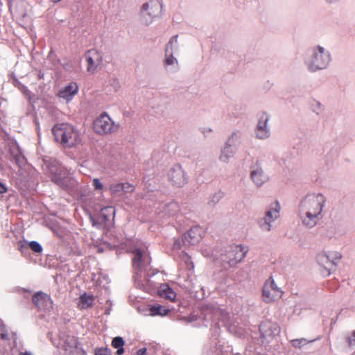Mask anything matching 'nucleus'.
<instances>
[{"label":"nucleus","instance_id":"obj_1","mask_svg":"<svg viewBox=\"0 0 355 355\" xmlns=\"http://www.w3.org/2000/svg\"><path fill=\"white\" fill-rule=\"evenodd\" d=\"M327 197L320 192L309 193L298 204V217L301 225L311 229L317 225L324 215Z\"/></svg>","mask_w":355,"mask_h":355},{"label":"nucleus","instance_id":"obj_2","mask_svg":"<svg viewBox=\"0 0 355 355\" xmlns=\"http://www.w3.org/2000/svg\"><path fill=\"white\" fill-rule=\"evenodd\" d=\"M331 60L329 49L321 45H315L310 49L305 64L309 70L315 72L327 69Z\"/></svg>","mask_w":355,"mask_h":355},{"label":"nucleus","instance_id":"obj_3","mask_svg":"<svg viewBox=\"0 0 355 355\" xmlns=\"http://www.w3.org/2000/svg\"><path fill=\"white\" fill-rule=\"evenodd\" d=\"M52 180L59 187L70 189L76 185V180L69 174L66 168L56 161H52L48 165Z\"/></svg>","mask_w":355,"mask_h":355},{"label":"nucleus","instance_id":"obj_4","mask_svg":"<svg viewBox=\"0 0 355 355\" xmlns=\"http://www.w3.org/2000/svg\"><path fill=\"white\" fill-rule=\"evenodd\" d=\"M163 6L162 0H149L144 3L139 15L140 22L146 26L150 25L162 16Z\"/></svg>","mask_w":355,"mask_h":355},{"label":"nucleus","instance_id":"obj_5","mask_svg":"<svg viewBox=\"0 0 355 355\" xmlns=\"http://www.w3.org/2000/svg\"><path fill=\"white\" fill-rule=\"evenodd\" d=\"M281 206L278 202L271 203L266 208L264 214L257 220L259 228L264 232H270L280 218Z\"/></svg>","mask_w":355,"mask_h":355},{"label":"nucleus","instance_id":"obj_6","mask_svg":"<svg viewBox=\"0 0 355 355\" xmlns=\"http://www.w3.org/2000/svg\"><path fill=\"white\" fill-rule=\"evenodd\" d=\"M55 140L67 146L75 145L78 140V133L68 123L57 124L53 128Z\"/></svg>","mask_w":355,"mask_h":355},{"label":"nucleus","instance_id":"obj_7","mask_svg":"<svg viewBox=\"0 0 355 355\" xmlns=\"http://www.w3.org/2000/svg\"><path fill=\"white\" fill-rule=\"evenodd\" d=\"M93 128L98 135H107L116 132L119 125L115 123L107 114H103L94 120Z\"/></svg>","mask_w":355,"mask_h":355},{"label":"nucleus","instance_id":"obj_8","mask_svg":"<svg viewBox=\"0 0 355 355\" xmlns=\"http://www.w3.org/2000/svg\"><path fill=\"white\" fill-rule=\"evenodd\" d=\"M283 291L275 283L272 277H270L264 284L262 297L266 303L275 302L282 297Z\"/></svg>","mask_w":355,"mask_h":355},{"label":"nucleus","instance_id":"obj_9","mask_svg":"<svg viewBox=\"0 0 355 355\" xmlns=\"http://www.w3.org/2000/svg\"><path fill=\"white\" fill-rule=\"evenodd\" d=\"M248 249L245 245H234L222 255V261L227 262L230 266H234L240 262L246 255Z\"/></svg>","mask_w":355,"mask_h":355},{"label":"nucleus","instance_id":"obj_10","mask_svg":"<svg viewBox=\"0 0 355 355\" xmlns=\"http://www.w3.org/2000/svg\"><path fill=\"white\" fill-rule=\"evenodd\" d=\"M134 257L132 258L133 267L138 270H147L150 263V257L147 248H135L132 252Z\"/></svg>","mask_w":355,"mask_h":355},{"label":"nucleus","instance_id":"obj_11","mask_svg":"<svg viewBox=\"0 0 355 355\" xmlns=\"http://www.w3.org/2000/svg\"><path fill=\"white\" fill-rule=\"evenodd\" d=\"M270 116L268 113H261L258 119L257 124L254 130V134L257 139L260 140L268 139L270 137V129L268 125Z\"/></svg>","mask_w":355,"mask_h":355},{"label":"nucleus","instance_id":"obj_12","mask_svg":"<svg viewBox=\"0 0 355 355\" xmlns=\"http://www.w3.org/2000/svg\"><path fill=\"white\" fill-rule=\"evenodd\" d=\"M87 71L90 73H95L101 68L103 63L102 54L95 49H91L85 54Z\"/></svg>","mask_w":355,"mask_h":355},{"label":"nucleus","instance_id":"obj_13","mask_svg":"<svg viewBox=\"0 0 355 355\" xmlns=\"http://www.w3.org/2000/svg\"><path fill=\"white\" fill-rule=\"evenodd\" d=\"M168 179L177 187H182L187 182V178L184 170L180 165H175L168 171Z\"/></svg>","mask_w":355,"mask_h":355},{"label":"nucleus","instance_id":"obj_14","mask_svg":"<svg viewBox=\"0 0 355 355\" xmlns=\"http://www.w3.org/2000/svg\"><path fill=\"white\" fill-rule=\"evenodd\" d=\"M205 232L200 226L191 227L186 234H184L182 242L184 245H195L202 239Z\"/></svg>","mask_w":355,"mask_h":355},{"label":"nucleus","instance_id":"obj_15","mask_svg":"<svg viewBox=\"0 0 355 355\" xmlns=\"http://www.w3.org/2000/svg\"><path fill=\"white\" fill-rule=\"evenodd\" d=\"M33 302L37 307L46 312H49L53 309L51 298L44 293L38 292L35 294L33 296Z\"/></svg>","mask_w":355,"mask_h":355},{"label":"nucleus","instance_id":"obj_16","mask_svg":"<svg viewBox=\"0 0 355 355\" xmlns=\"http://www.w3.org/2000/svg\"><path fill=\"white\" fill-rule=\"evenodd\" d=\"M259 331L262 336L266 338L278 335L280 330L277 324L270 321H265L260 324Z\"/></svg>","mask_w":355,"mask_h":355},{"label":"nucleus","instance_id":"obj_17","mask_svg":"<svg viewBox=\"0 0 355 355\" xmlns=\"http://www.w3.org/2000/svg\"><path fill=\"white\" fill-rule=\"evenodd\" d=\"M78 92V86L74 83L71 82L69 85L63 87L58 93V96L63 98L67 102L71 101Z\"/></svg>","mask_w":355,"mask_h":355},{"label":"nucleus","instance_id":"obj_18","mask_svg":"<svg viewBox=\"0 0 355 355\" xmlns=\"http://www.w3.org/2000/svg\"><path fill=\"white\" fill-rule=\"evenodd\" d=\"M164 69L168 73H175L180 69L179 62L175 55H164L163 60Z\"/></svg>","mask_w":355,"mask_h":355},{"label":"nucleus","instance_id":"obj_19","mask_svg":"<svg viewBox=\"0 0 355 355\" xmlns=\"http://www.w3.org/2000/svg\"><path fill=\"white\" fill-rule=\"evenodd\" d=\"M10 153L19 167L21 168L25 165L26 159L16 143H11L10 144Z\"/></svg>","mask_w":355,"mask_h":355},{"label":"nucleus","instance_id":"obj_20","mask_svg":"<svg viewBox=\"0 0 355 355\" xmlns=\"http://www.w3.org/2000/svg\"><path fill=\"white\" fill-rule=\"evenodd\" d=\"M207 313H205V315H207L209 313L213 315V318L215 320H221L224 322H227V316L228 313L225 311V310L215 306H210L207 308Z\"/></svg>","mask_w":355,"mask_h":355},{"label":"nucleus","instance_id":"obj_21","mask_svg":"<svg viewBox=\"0 0 355 355\" xmlns=\"http://www.w3.org/2000/svg\"><path fill=\"white\" fill-rule=\"evenodd\" d=\"M236 153V148L225 144L220 150L219 160L223 163H228L230 159L233 157Z\"/></svg>","mask_w":355,"mask_h":355},{"label":"nucleus","instance_id":"obj_22","mask_svg":"<svg viewBox=\"0 0 355 355\" xmlns=\"http://www.w3.org/2000/svg\"><path fill=\"white\" fill-rule=\"evenodd\" d=\"M179 49L178 35L173 36L166 44L164 55H176L178 53Z\"/></svg>","mask_w":355,"mask_h":355},{"label":"nucleus","instance_id":"obj_23","mask_svg":"<svg viewBox=\"0 0 355 355\" xmlns=\"http://www.w3.org/2000/svg\"><path fill=\"white\" fill-rule=\"evenodd\" d=\"M251 178L253 182L258 187H261L266 179L263 171L261 168H255L251 172Z\"/></svg>","mask_w":355,"mask_h":355},{"label":"nucleus","instance_id":"obj_24","mask_svg":"<svg viewBox=\"0 0 355 355\" xmlns=\"http://www.w3.org/2000/svg\"><path fill=\"white\" fill-rule=\"evenodd\" d=\"M158 293L161 297L168 299L171 301H174L176 296L175 293L172 290V288L169 287L168 284L160 285L158 290Z\"/></svg>","mask_w":355,"mask_h":355},{"label":"nucleus","instance_id":"obj_25","mask_svg":"<svg viewBox=\"0 0 355 355\" xmlns=\"http://www.w3.org/2000/svg\"><path fill=\"white\" fill-rule=\"evenodd\" d=\"M94 301V297L92 295L84 293L80 296L78 306L81 309H86L92 306Z\"/></svg>","mask_w":355,"mask_h":355},{"label":"nucleus","instance_id":"obj_26","mask_svg":"<svg viewBox=\"0 0 355 355\" xmlns=\"http://www.w3.org/2000/svg\"><path fill=\"white\" fill-rule=\"evenodd\" d=\"M76 340L73 337H69L67 340H62L59 345L62 347L66 352H69V353H72L76 349Z\"/></svg>","mask_w":355,"mask_h":355},{"label":"nucleus","instance_id":"obj_27","mask_svg":"<svg viewBox=\"0 0 355 355\" xmlns=\"http://www.w3.org/2000/svg\"><path fill=\"white\" fill-rule=\"evenodd\" d=\"M316 261L320 266L328 270V275L330 274V264L328 261V256L326 254V251H322L317 254Z\"/></svg>","mask_w":355,"mask_h":355},{"label":"nucleus","instance_id":"obj_28","mask_svg":"<svg viewBox=\"0 0 355 355\" xmlns=\"http://www.w3.org/2000/svg\"><path fill=\"white\" fill-rule=\"evenodd\" d=\"M330 266H337L342 258L341 254L338 251H326Z\"/></svg>","mask_w":355,"mask_h":355},{"label":"nucleus","instance_id":"obj_29","mask_svg":"<svg viewBox=\"0 0 355 355\" xmlns=\"http://www.w3.org/2000/svg\"><path fill=\"white\" fill-rule=\"evenodd\" d=\"M242 138V132L240 131L233 132L227 139L225 144L231 146L235 147L237 144H239Z\"/></svg>","mask_w":355,"mask_h":355},{"label":"nucleus","instance_id":"obj_30","mask_svg":"<svg viewBox=\"0 0 355 355\" xmlns=\"http://www.w3.org/2000/svg\"><path fill=\"white\" fill-rule=\"evenodd\" d=\"M168 311L166 309H164L162 306H152L149 309V315L155 316V315H161L164 316L167 314Z\"/></svg>","mask_w":355,"mask_h":355},{"label":"nucleus","instance_id":"obj_31","mask_svg":"<svg viewBox=\"0 0 355 355\" xmlns=\"http://www.w3.org/2000/svg\"><path fill=\"white\" fill-rule=\"evenodd\" d=\"M115 214V210L113 207H105L101 211V216L105 221L113 218Z\"/></svg>","mask_w":355,"mask_h":355},{"label":"nucleus","instance_id":"obj_32","mask_svg":"<svg viewBox=\"0 0 355 355\" xmlns=\"http://www.w3.org/2000/svg\"><path fill=\"white\" fill-rule=\"evenodd\" d=\"M120 87H121V85H120L119 81L117 78H110L109 79L108 83L107 85V87L108 88V92H110V93L116 92L119 89Z\"/></svg>","mask_w":355,"mask_h":355},{"label":"nucleus","instance_id":"obj_33","mask_svg":"<svg viewBox=\"0 0 355 355\" xmlns=\"http://www.w3.org/2000/svg\"><path fill=\"white\" fill-rule=\"evenodd\" d=\"M310 107L311 110L317 114H320L323 110L322 103L315 99H313L310 101Z\"/></svg>","mask_w":355,"mask_h":355},{"label":"nucleus","instance_id":"obj_34","mask_svg":"<svg viewBox=\"0 0 355 355\" xmlns=\"http://www.w3.org/2000/svg\"><path fill=\"white\" fill-rule=\"evenodd\" d=\"M110 190L113 194H119L123 190L122 183H113L110 186Z\"/></svg>","mask_w":355,"mask_h":355},{"label":"nucleus","instance_id":"obj_35","mask_svg":"<svg viewBox=\"0 0 355 355\" xmlns=\"http://www.w3.org/2000/svg\"><path fill=\"white\" fill-rule=\"evenodd\" d=\"M346 340L348 346L350 348L355 349V331H353L346 337Z\"/></svg>","mask_w":355,"mask_h":355},{"label":"nucleus","instance_id":"obj_36","mask_svg":"<svg viewBox=\"0 0 355 355\" xmlns=\"http://www.w3.org/2000/svg\"><path fill=\"white\" fill-rule=\"evenodd\" d=\"M29 247L35 252H41L42 251L41 245L37 241H31L29 243Z\"/></svg>","mask_w":355,"mask_h":355},{"label":"nucleus","instance_id":"obj_37","mask_svg":"<svg viewBox=\"0 0 355 355\" xmlns=\"http://www.w3.org/2000/svg\"><path fill=\"white\" fill-rule=\"evenodd\" d=\"M112 345L114 348H118L123 347L124 345V341L121 337H115L112 342Z\"/></svg>","mask_w":355,"mask_h":355},{"label":"nucleus","instance_id":"obj_38","mask_svg":"<svg viewBox=\"0 0 355 355\" xmlns=\"http://www.w3.org/2000/svg\"><path fill=\"white\" fill-rule=\"evenodd\" d=\"M0 338L3 340H8L9 334L3 324H0Z\"/></svg>","mask_w":355,"mask_h":355},{"label":"nucleus","instance_id":"obj_39","mask_svg":"<svg viewBox=\"0 0 355 355\" xmlns=\"http://www.w3.org/2000/svg\"><path fill=\"white\" fill-rule=\"evenodd\" d=\"M292 344L295 347H301L302 346L304 345L307 342L306 339L301 338V339H295L293 340Z\"/></svg>","mask_w":355,"mask_h":355},{"label":"nucleus","instance_id":"obj_40","mask_svg":"<svg viewBox=\"0 0 355 355\" xmlns=\"http://www.w3.org/2000/svg\"><path fill=\"white\" fill-rule=\"evenodd\" d=\"M122 186H123L122 192H123L124 193H130L134 191V186L129 183H127V182L122 183Z\"/></svg>","mask_w":355,"mask_h":355},{"label":"nucleus","instance_id":"obj_41","mask_svg":"<svg viewBox=\"0 0 355 355\" xmlns=\"http://www.w3.org/2000/svg\"><path fill=\"white\" fill-rule=\"evenodd\" d=\"M92 184L95 190H102L103 188V184L98 178H94L92 180Z\"/></svg>","mask_w":355,"mask_h":355},{"label":"nucleus","instance_id":"obj_42","mask_svg":"<svg viewBox=\"0 0 355 355\" xmlns=\"http://www.w3.org/2000/svg\"><path fill=\"white\" fill-rule=\"evenodd\" d=\"M168 214H173V213L171 212V209L174 212L177 211L178 210V205L175 202L170 203L168 205Z\"/></svg>","mask_w":355,"mask_h":355},{"label":"nucleus","instance_id":"obj_43","mask_svg":"<svg viewBox=\"0 0 355 355\" xmlns=\"http://www.w3.org/2000/svg\"><path fill=\"white\" fill-rule=\"evenodd\" d=\"M202 254L207 257H215L211 250H209V251L207 250V249L202 250Z\"/></svg>","mask_w":355,"mask_h":355},{"label":"nucleus","instance_id":"obj_44","mask_svg":"<svg viewBox=\"0 0 355 355\" xmlns=\"http://www.w3.org/2000/svg\"><path fill=\"white\" fill-rule=\"evenodd\" d=\"M220 198V195L219 193H214L212 196V202L214 203H216L217 202L219 201Z\"/></svg>","mask_w":355,"mask_h":355},{"label":"nucleus","instance_id":"obj_45","mask_svg":"<svg viewBox=\"0 0 355 355\" xmlns=\"http://www.w3.org/2000/svg\"><path fill=\"white\" fill-rule=\"evenodd\" d=\"M7 191L6 187L0 182V193H4Z\"/></svg>","mask_w":355,"mask_h":355},{"label":"nucleus","instance_id":"obj_46","mask_svg":"<svg viewBox=\"0 0 355 355\" xmlns=\"http://www.w3.org/2000/svg\"><path fill=\"white\" fill-rule=\"evenodd\" d=\"M146 348H141L137 352V355H146Z\"/></svg>","mask_w":355,"mask_h":355},{"label":"nucleus","instance_id":"obj_47","mask_svg":"<svg viewBox=\"0 0 355 355\" xmlns=\"http://www.w3.org/2000/svg\"><path fill=\"white\" fill-rule=\"evenodd\" d=\"M212 132V129L210 128H205L202 130V132L203 135H207Z\"/></svg>","mask_w":355,"mask_h":355},{"label":"nucleus","instance_id":"obj_48","mask_svg":"<svg viewBox=\"0 0 355 355\" xmlns=\"http://www.w3.org/2000/svg\"><path fill=\"white\" fill-rule=\"evenodd\" d=\"M328 4H335L338 3L340 0H324Z\"/></svg>","mask_w":355,"mask_h":355},{"label":"nucleus","instance_id":"obj_49","mask_svg":"<svg viewBox=\"0 0 355 355\" xmlns=\"http://www.w3.org/2000/svg\"><path fill=\"white\" fill-rule=\"evenodd\" d=\"M173 248L174 249H180V241H176L174 243Z\"/></svg>","mask_w":355,"mask_h":355},{"label":"nucleus","instance_id":"obj_50","mask_svg":"<svg viewBox=\"0 0 355 355\" xmlns=\"http://www.w3.org/2000/svg\"><path fill=\"white\" fill-rule=\"evenodd\" d=\"M117 349V354L119 355H121L122 354L123 352H124V349H123V347H118L116 348Z\"/></svg>","mask_w":355,"mask_h":355},{"label":"nucleus","instance_id":"obj_51","mask_svg":"<svg viewBox=\"0 0 355 355\" xmlns=\"http://www.w3.org/2000/svg\"><path fill=\"white\" fill-rule=\"evenodd\" d=\"M182 320H183L184 321H185L186 322H191V321H192V320H194V319L189 320V318H188L187 317H184V318H182Z\"/></svg>","mask_w":355,"mask_h":355},{"label":"nucleus","instance_id":"obj_52","mask_svg":"<svg viewBox=\"0 0 355 355\" xmlns=\"http://www.w3.org/2000/svg\"><path fill=\"white\" fill-rule=\"evenodd\" d=\"M20 355H32V354L30 352H26L24 353H21Z\"/></svg>","mask_w":355,"mask_h":355},{"label":"nucleus","instance_id":"obj_53","mask_svg":"<svg viewBox=\"0 0 355 355\" xmlns=\"http://www.w3.org/2000/svg\"><path fill=\"white\" fill-rule=\"evenodd\" d=\"M51 1H53L54 3H57V2L60 1L61 0H51Z\"/></svg>","mask_w":355,"mask_h":355}]
</instances>
